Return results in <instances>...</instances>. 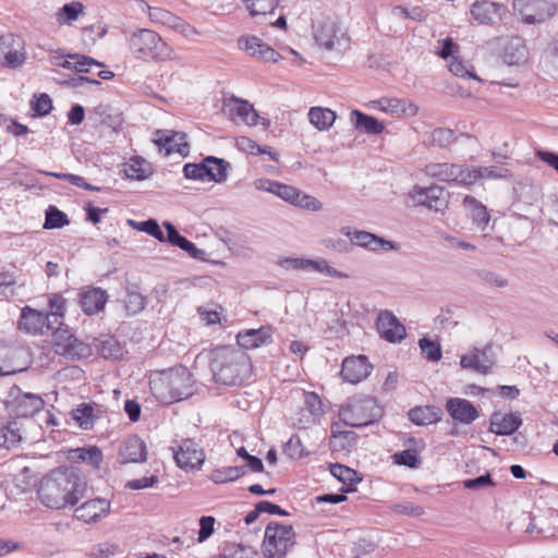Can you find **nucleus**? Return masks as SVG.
Masks as SVG:
<instances>
[{
    "label": "nucleus",
    "instance_id": "1",
    "mask_svg": "<svg viewBox=\"0 0 558 558\" xmlns=\"http://www.w3.org/2000/svg\"><path fill=\"white\" fill-rule=\"evenodd\" d=\"M86 487L85 478L74 469L58 468L41 480L38 497L47 508L60 510L76 505Z\"/></svg>",
    "mask_w": 558,
    "mask_h": 558
},
{
    "label": "nucleus",
    "instance_id": "2",
    "mask_svg": "<svg viewBox=\"0 0 558 558\" xmlns=\"http://www.w3.org/2000/svg\"><path fill=\"white\" fill-rule=\"evenodd\" d=\"M210 369L216 383L241 385L252 374L250 356L241 349L222 347L213 351Z\"/></svg>",
    "mask_w": 558,
    "mask_h": 558
},
{
    "label": "nucleus",
    "instance_id": "3",
    "mask_svg": "<svg viewBox=\"0 0 558 558\" xmlns=\"http://www.w3.org/2000/svg\"><path fill=\"white\" fill-rule=\"evenodd\" d=\"M149 387L154 397L166 404L187 399L194 393L192 374L182 365L155 373Z\"/></svg>",
    "mask_w": 558,
    "mask_h": 558
},
{
    "label": "nucleus",
    "instance_id": "4",
    "mask_svg": "<svg viewBox=\"0 0 558 558\" xmlns=\"http://www.w3.org/2000/svg\"><path fill=\"white\" fill-rule=\"evenodd\" d=\"M130 53L135 60L142 62L175 61L178 54L157 32L149 28H137L126 38Z\"/></svg>",
    "mask_w": 558,
    "mask_h": 558
},
{
    "label": "nucleus",
    "instance_id": "5",
    "mask_svg": "<svg viewBox=\"0 0 558 558\" xmlns=\"http://www.w3.org/2000/svg\"><path fill=\"white\" fill-rule=\"evenodd\" d=\"M383 409L371 397H353L339 409L340 421L351 427H364L377 422Z\"/></svg>",
    "mask_w": 558,
    "mask_h": 558
},
{
    "label": "nucleus",
    "instance_id": "6",
    "mask_svg": "<svg viewBox=\"0 0 558 558\" xmlns=\"http://www.w3.org/2000/svg\"><path fill=\"white\" fill-rule=\"evenodd\" d=\"M294 545L295 533L292 525L270 522L266 526L262 545L265 558H286Z\"/></svg>",
    "mask_w": 558,
    "mask_h": 558
},
{
    "label": "nucleus",
    "instance_id": "7",
    "mask_svg": "<svg viewBox=\"0 0 558 558\" xmlns=\"http://www.w3.org/2000/svg\"><path fill=\"white\" fill-rule=\"evenodd\" d=\"M313 36L316 44L326 50L345 49L349 46V37L335 16L316 20L313 24Z\"/></svg>",
    "mask_w": 558,
    "mask_h": 558
},
{
    "label": "nucleus",
    "instance_id": "8",
    "mask_svg": "<svg viewBox=\"0 0 558 558\" xmlns=\"http://www.w3.org/2000/svg\"><path fill=\"white\" fill-rule=\"evenodd\" d=\"M52 349L56 354L69 360H82L92 355V347L77 339L68 327L59 326L52 333Z\"/></svg>",
    "mask_w": 558,
    "mask_h": 558
},
{
    "label": "nucleus",
    "instance_id": "9",
    "mask_svg": "<svg viewBox=\"0 0 558 558\" xmlns=\"http://www.w3.org/2000/svg\"><path fill=\"white\" fill-rule=\"evenodd\" d=\"M5 405L16 417H32L44 409L45 401L39 395L24 392L19 386L13 385L9 390Z\"/></svg>",
    "mask_w": 558,
    "mask_h": 558
},
{
    "label": "nucleus",
    "instance_id": "10",
    "mask_svg": "<svg viewBox=\"0 0 558 558\" xmlns=\"http://www.w3.org/2000/svg\"><path fill=\"white\" fill-rule=\"evenodd\" d=\"M512 8L521 22L527 25L544 23L557 9L553 0H513Z\"/></svg>",
    "mask_w": 558,
    "mask_h": 558
},
{
    "label": "nucleus",
    "instance_id": "11",
    "mask_svg": "<svg viewBox=\"0 0 558 558\" xmlns=\"http://www.w3.org/2000/svg\"><path fill=\"white\" fill-rule=\"evenodd\" d=\"M171 450L177 465L185 472L201 470L206 459L204 448L193 438L182 439Z\"/></svg>",
    "mask_w": 558,
    "mask_h": 558
},
{
    "label": "nucleus",
    "instance_id": "12",
    "mask_svg": "<svg viewBox=\"0 0 558 558\" xmlns=\"http://www.w3.org/2000/svg\"><path fill=\"white\" fill-rule=\"evenodd\" d=\"M424 171L426 175L438 181L471 185L472 177L470 175V167L448 162H435L426 165Z\"/></svg>",
    "mask_w": 558,
    "mask_h": 558
},
{
    "label": "nucleus",
    "instance_id": "13",
    "mask_svg": "<svg viewBox=\"0 0 558 558\" xmlns=\"http://www.w3.org/2000/svg\"><path fill=\"white\" fill-rule=\"evenodd\" d=\"M505 4L489 0H477L470 7L471 19L478 25L493 26L507 14Z\"/></svg>",
    "mask_w": 558,
    "mask_h": 558
},
{
    "label": "nucleus",
    "instance_id": "14",
    "mask_svg": "<svg viewBox=\"0 0 558 558\" xmlns=\"http://www.w3.org/2000/svg\"><path fill=\"white\" fill-rule=\"evenodd\" d=\"M410 197L415 205L424 206L435 211L442 210L448 203L446 191L438 185L428 187L415 185L410 193Z\"/></svg>",
    "mask_w": 558,
    "mask_h": 558
},
{
    "label": "nucleus",
    "instance_id": "15",
    "mask_svg": "<svg viewBox=\"0 0 558 558\" xmlns=\"http://www.w3.org/2000/svg\"><path fill=\"white\" fill-rule=\"evenodd\" d=\"M236 44L240 50L256 60L277 62L280 58L279 52L255 35H242Z\"/></svg>",
    "mask_w": 558,
    "mask_h": 558
},
{
    "label": "nucleus",
    "instance_id": "16",
    "mask_svg": "<svg viewBox=\"0 0 558 558\" xmlns=\"http://www.w3.org/2000/svg\"><path fill=\"white\" fill-rule=\"evenodd\" d=\"M53 328L50 315L25 306L19 319V329L31 335H44Z\"/></svg>",
    "mask_w": 558,
    "mask_h": 558
},
{
    "label": "nucleus",
    "instance_id": "17",
    "mask_svg": "<svg viewBox=\"0 0 558 558\" xmlns=\"http://www.w3.org/2000/svg\"><path fill=\"white\" fill-rule=\"evenodd\" d=\"M341 231L351 240L353 244L362 246L373 252L396 251L399 247L398 243L386 240L367 231H351L349 228H343Z\"/></svg>",
    "mask_w": 558,
    "mask_h": 558
},
{
    "label": "nucleus",
    "instance_id": "18",
    "mask_svg": "<svg viewBox=\"0 0 558 558\" xmlns=\"http://www.w3.org/2000/svg\"><path fill=\"white\" fill-rule=\"evenodd\" d=\"M275 195L279 196L286 202L296 205L301 208L319 211L323 209V204L316 197L301 192L299 189L277 182L275 185Z\"/></svg>",
    "mask_w": 558,
    "mask_h": 558
},
{
    "label": "nucleus",
    "instance_id": "19",
    "mask_svg": "<svg viewBox=\"0 0 558 558\" xmlns=\"http://www.w3.org/2000/svg\"><path fill=\"white\" fill-rule=\"evenodd\" d=\"M376 329L384 340L397 343L405 338V327L390 311H381L376 320Z\"/></svg>",
    "mask_w": 558,
    "mask_h": 558
},
{
    "label": "nucleus",
    "instance_id": "20",
    "mask_svg": "<svg viewBox=\"0 0 558 558\" xmlns=\"http://www.w3.org/2000/svg\"><path fill=\"white\" fill-rule=\"evenodd\" d=\"M495 364L492 356V347L486 345L484 349L474 348L469 353L460 357V365L465 369H472L481 374L490 372Z\"/></svg>",
    "mask_w": 558,
    "mask_h": 558
},
{
    "label": "nucleus",
    "instance_id": "21",
    "mask_svg": "<svg viewBox=\"0 0 558 558\" xmlns=\"http://www.w3.org/2000/svg\"><path fill=\"white\" fill-rule=\"evenodd\" d=\"M373 366L365 355L345 357L342 362L341 377L350 384H357L371 374Z\"/></svg>",
    "mask_w": 558,
    "mask_h": 558
},
{
    "label": "nucleus",
    "instance_id": "22",
    "mask_svg": "<svg viewBox=\"0 0 558 558\" xmlns=\"http://www.w3.org/2000/svg\"><path fill=\"white\" fill-rule=\"evenodd\" d=\"M120 463H142L147 459V449L144 440L137 435L126 437L119 448Z\"/></svg>",
    "mask_w": 558,
    "mask_h": 558
},
{
    "label": "nucleus",
    "instance_id": "23",
    "mask_svg": "<svg viewBox=\"0 0 558 558\" xmlns=\"http://www.w3.org/2000/svg\"><path fill=\"white\" fill-rule=\"evenodd\" d=\"M111 504L105 498H94L83 502L75 509L76 519L85 523H96L110 512Z\"/></svg>",
    "mask_w": 558,
    "mask_h": 558
},
{
    "label": "nucleus",
    "instance_id": "24",
    "mask_svg": "<svg viewBox=\"0 0 558 558\" xmlns=\"http://www.w3.org/2000/svg\"><path fill=\"white\" fill-rule=\"evenodd\" d=\"M449 415L461 424L469 425L478 418L480 412L474 404L462 398H451L446 403Z\"/></svg>",
    "mask_w": 558,
    "mask_h": 558
},
{
    "label": "nucleus",
    "instance_id": "25",
    "mask_svg": "<svg viewBox=\"0 0 558 558\" xmlns=\"http://www.w3.org/2000/svg\"><path fill=\"white\" fill-rule=\"evenodd\" d=\"M522 425L520 413H500L495 412L490 416L489 430L496 435H512Z\"/></svg>",
    "mask_w": 558,
    "mask_h": 558
},
{
    "label": "nucleus",
    "instance_id": "26",
    "mask_svg": "<svg viewBox=\"0 0 558 558\" xmlns=\"http://www.w3.org/2000/svg\"><path fill=\"white\" fill-rule=\"evenodd\" d=\"M272 341V330L268 326L258 329H248L239 332L236 336L238 344L246 350L259 348L269 344Z\"/></svg>",
    "mask_w": 558,
    "mask_h": 558
},
{
    "label": "nucleus",
    "instance_id": "27",
    "mask_svg": "<svg viewBox=\"0 0 558 558\" xmlns=\"http://www.w3.org/2000/svg\"><path fill=\"white\" fill-rule=\"evenodd\" d=\"M184 138V134L158 130L155 133L154 143L159 147L160 151L165 150V155H170L174 151L184 154L187 150V144L183 143Z\"/></svg>",
    "mask_w": 558,
    "mask_h": 558
},
{
    "label": "nucleus",
    "instance_id": "28",
    "mask_svg": "<svg viewBox=\"0 0 558 558\" xmlns=\"http://www.w3.org/2000/svg\"><path fill=\"white\" fill-rule=\"evenodd\" d=\"M375 104L383 112L398 118L402 116L413 117L418 111V107L415 104L398 98H381Z\"/></svg>",
    "mask_w": 558,
    "mask_h": 558
},
{
    "label": "nucleus",
    "instance_id": "29",
    "mask_svg": "<svg viewBox=\"0 0 558 558\" xmlns=\"http://www.w3.org/2000/svg\"><path fill=\"white\" fill-rule=\"evenodd\" d=\"M107 300L108 295L105 290L93 288L81 294L80 305L85 314L94 315L105 307Z\"/></svg>",
    "mask_w": 558,
    "mask_h": 558
},
{
    "label": "nucleus",
    "instance_id": "30",
    "mask_svg": "<svg viewBox=\"0 0 558 558\" xmlns=\"http://www.w3.org/2000/svg\"><path fill=\"white\" fill-rule=\"evenodd\" d=\"M69 58L75 60L73 69L80 73H96L102 80H109L113 77V73L108 70H101L104 66L100 62L95 59L83 56V54H69Z\"/></svg>",
    "mask_w": 558,
    "mask_h": 558
},
{
    "label": "nucleus",
    "instance_id": "31",
    "mask_svg": "<svg viewBox=\"0 0 558 558\" xmlns=\"http://www.w3.org/2000/svg\"><path fill=\"white\" fill-rule=\"evenodd\" d=\"M229 112L231 117L239 118L246 125L253 126L257 125L259 122V116L253 108V106L246 101L241 99H231L228 104Z\"/></svg>",
    "mask_w": 558,
    "mask_h": 558
},
{
    "label": "nucleus",
    "instance_id": "32",
    "mask_svg": "<svg viewBox=\"0 0 558 558\" xmlns=\"http://www.w3.org/2000/svg\"><path fill=\"white\" fill-rule=\"evenodd\" d=\"M350 121L356 130L369 135L380 134L385 130L384 123L378 119L367 116L360 110L351 111Z\"/></svg>",
    "mask_w": 558,
    "mask_h": 558
},
{
    "label": "nucleus",
    "instance_id": "33",
    "mask_svg": "<svg viewBox=\"0 0 558 558\" xmlns=\"http://www.w3.org/2000/svg\"><path fill=\"white\" fill-rule=\"evenodd\" d=\"M12 43H14V36L11 34L0 38V60L10 68H16L24 62L25 58L20 50L11 48Z\"/></svg>",
    "mask_w": 558,
    "mask_h": 558
},
{
    "label": "nucleus",
    "instance_id": "34",
    "mask_svg": "<svg viewBox=\"0 0 558 558\" xmlns=\"http://www.w3.org/2000/svg\"><path fill=\"white\" fill-rule=\"evenodd\" d=\"M463 205L469 211L473 223H475L480 229H485L490 220L486 206L470 195L464 197Z\"/></svg>",
    "mask_w": 558,
    "mask_h": 558
},
{
    "label": "nucleus",
    "instance_id": "35",
    "mask_svg": "<svg viewBox=\"0 0 558 558\" xmlns=\"http://www.w3.org/2000/svg\"><path fill=\"white\" fill-rule=\"evenodd\" d=\"M527 48L521 39L511 40L504 50V61L509 65H519L527 60Z\"/></svg>",
    "mask_w": 558,
    "mask_h": 558
},
{
    "label": "nucleus",
    "instance_id": "36",
    "mask_svg": "<svg viewBox=\"0 0 558 558\" xmlns=\"http://www.w3.org/2000/svg\"><path fill=\"white\" fill-rule=\"evenodd\" d=\"M22 433L16 422H10L0 426V448L15 449L22 441Z\"/></svg>",
    "mask_w": 558,
    "mask_h": 558
},
{
    "label": "nucleus",
    "instance_id": "37",
    "mask_svg": "<svg viewBox=\"0 0 558 558\" xmlns=\"http://www.w3.org/2000/svg\"><path fill=\"white\" fill-rule=\"evenodd\" d=\"M310 122L319 131L329 130L335 120L336 113L335 111L323 108V107H312L308 112Z\"/></svg>",
    "mask_w": 558,
    "mask_h": 558
},
{
    "label": "nucleus",
    "instance_id": "38",
    "mask_svg": "<svg viewBox=\"0 0 558 558\" xmlns=\"http://www.w3.org/2000/svg\"><path fill=\"white\" fill-rule=\"evenodd\" d=\"M409 418L415 425H428L440 420V412L436 407H416L409 411Z\"/></svg>",
    "mask_w": 558,
    "mask_h": 558
},
{
    "label": "nucleus",
    "instance_id": "39",
    "mask_svg": "<svg viewBox=\"0 0 558 558\" xmlns=\"http://www.w3.org/2000/svg\"><path fill=\"white\" fill-rule=\"evenodd\" d=\"M471 184L480 179H508L511 172L502 167L488 166V167H470Z\"/></svg>",
    "mask_w": 558,
    "mask_h": 558
},
{
    "label": "nucleus",
    "instance_id": "40",
    "mask_svg": "<svg viewBox=\"0 0 558 558\" xmlns=\"http://www.w3.org/2000/svg\"><path fill=\"white\" fill-rule=\"evenodd\" d=\"M208 181L222 183L228 178L229 163L220 158L208 156L205 158Z\"/></svg>",
    "mask_w": 558,
    "mask_h": 558
},
{
    "label": "nucleus",
    "instance_id": "41",
    "mask_svg": "<svg viewBox=\"0 0 558 558\" xmlns=\"http://www.w3.org/2000/svg\"><path fill=\"white\" fill-rule=\"evenodd\" d=\"M245 473V466H225L214 470L209 478L215 484H225L242 477Z\"/></svg>",
    "mask_w": 558,
    "mask_h": 558
},
{
    "label": "nucleus",
    "instance_id": "42",
    "mask_svg": "<svg viewBox=\"0 0 558 558\" xmlns=\"http://www.w3.org/2000/svg\"><path fill=\"white\" fill-rule=\"evenodd\" d=\"M72 418L81 428L89 429L94 426L97 416L93 405L83 403L72 411Z\"/></svg>",
    "mask_w": 558,
    "mask_h": 558
},
{
    "label": "nucleus",
    "instance_id": "43",
    "mask_svg": "<svg viewBox=\"0 0 558 558\" xmlns=\"http://www.w3.org/2000/svg\"><path fill=\"white\" fill-rule=\"evenodd\" d=\"M72 459L82 461L98 469L102 462V452L98 447L77 448L73 451Z\"/></svg>",
    "mask_w": 558,
    "mask_h": 558
},
{
    "label": "nucleus",
    "instance_id": "44",
    "mask_svg": "<svg viewBox=\"0 0 558 558\" xmlns=\"http://www.w3.org/2000/svg\"><path fill=\"white\" fill-rule=\"evenodd\" d=\"M390 16L395 20H413L423 22L427 17L426 11L422 7H413L408 9L403 5H396L390 11Z\"/></svg>",
    "mask_w": 558,
    "mask_h": 558
},
{
    "label": "nucleus",
    "instance_id": "45",
    "mask_svg": "<svg viewBox=\"0 0 558 558\" xmlns=\"http://www.w3.org/2000/svg\"><path fill=\"white\" fill-rule=\"evenodd\" d=\"M84 12V5L81 2H71L64 4L57 12V21L60 25L63 24H72L74 21L78 19V16Z\"/></svg>",
    "mask_w": 558,
    "mask_h": 558
},
{
    "label": "nucleus",
    "instance_id": "46",
    "mask_svg": "<svg viewBox=\"0 0 558 558\" xmlns=\"http://www.w3.org/2000/svg\"><path fill=\"white\" fill-rule=\"evenodd\" d=\"M252 16L272 13L279 0H242Z\"/></svg>",
    "mask_w": 558,
    "mask_h": 558
},
{
    "label": "nucleus",
    "instance_id": "47",
    "mask_svg": "<svg viewBox=\"0 0 558 558\" xmlns=\"http://www.w3.org/2000/svg\"><path fill=\"white\" fill-rule=\"evenodd\" d=\"M475 275L478 280L489 287L504 289L508 287V280L500 274L490 269H477Z\"/></svg>",
    "mask_w": 558,
    "mask_h": 558
},
{
    "label": "nucleus",
    "instance_id": "48",
    "mask_svg": "<svg viewBox=\"0 0 558 558\" xmlns=\"http://www.w3.org/2000/svg\"><path fill=\"white\" fill-rule=\"evenodd\" d=\"M146 300L144 295L136 290L128 289L124 299V307L129 315H135L144 310Z\"/></svg>",
    "mask_w": 558,
    "mask_h": 558
},
{
    "label": "nucleus",
    "instance_id": "49",
    "mask_svg": "<svg viewBox=\"0 0 558 558\" xmlns=\"http://www.w3.org/2000/svg\"><path fill=\"white\" fill-rule=\"evenodd\" d=\"M70 220L63 211L59 210L54 206H49L46 211V219L44 223L45 229H59L68 226Z\"/></svg>",
    "mask_w": 558,
    "mask_h": 558
},
{
    "label": "nucleus",
    "instance_id": "50",
    "mask_svg": "<svg viewBox=\"0 0 558 558\" xmlns=\"http://www.w3.org/2000/svg\"><path fill=\"white\" fill-rule=\"evenodd\" d=\"M65 299L60 294H52L49 300V308L50 312L47 313L50 315V319L52 320V325H62V319L64 317L65 310Z\"/></svg>",
    "mask_w": 558,
    "mask_h": 558
},
{
    "label": "nucleus",
    "instance_id": "51",
    "mask_svg": "<svg viewBox=\"0 0 558 558\" xmlns=\"http://www.w3.org/2000/svg\"><path fill=\"white\" fill-rule=\"evenodd\" d=\"M392 461L395 464L404 465L411 469H416L421 464V460L416 452L411 449L402 450L400 452H396L392 456Z\"/></svg>",
    "mask_w": 558,
    "mask_h": 558
},
{
    "label": "nucleus",
    "instance_id": "52",
    "mask_svg": "<svg viewBox=\"0 0 558 558\" xmlns=\"http://www.w3.org/2000/svg\"><path fill=\"white\" fill-rule=\"evenodd\" d=\"M307 262H310L308 269H312L314 271L322 272L329 277L339 279H347L349 277L347 274L332 268L326 259H307Z\"/></svg>",
    "mask_w": 558,
    "mask_h": 558
},
{
    "label": "nucleus",
    "instance_id": "53",
    "mask_svg": "<svg viewBox=\"0 0 558 558\" xmlns=\"http://www.w3.org/2000/svg\"><path fill=\"white\" fill-rule=\"evenodd\" d=\"M205 158L201 163H186L183 167V173L186 179L208 181Z\"/></svg>",
    "mask_w": 558,
    "mask_h": 558
},
{
    "label": "nucleus",
    "instance_id": "54",
    "mask_svg": "<svg viewBox=\"0 0 558 558\" xmlns=\"http://www.w3.org/2000/svg\"><path fill=\"white\" fill-rule=\"evenodd\" d=\"M422 354L432 362H437L441 359L440 344L427 338H422L418 342Z\"/></svg>",
    "mask_w": 558,
    "mask_h": 558
},
{
    "label": "nucleus",
    "instance_id": "55",
    "mask_svg": "<svg viewBox=\"0 0 558 558\" xmlns=\"http://www.w3.org/2000/svg\"><path fill=\"white\" fill-rule=\"evenodd\" d=\"M131 225L140 231L146 232L147 234L154 236L160 242H165V234L161 231L159 225L154 219H148L141 222L130 221Z\"/></svg>",
    "mask_w": 558,
    "mask_h": 558
},
{
    "label": "nucleus",
    "instance_id": "56",
    "mask_svg": "<svg viewBox=\"0 0 558 558\" xmlns=\"http://www.w3.org/2000/svg\"><path fill=\"white\" fill-rule=\"evenodd\" d=\"M456 141L454 132L446 128H437L432 132V143L438 147H447Z\"/></svg>",
    "mask_w": 558,
    "mask_h": 558
},
{
    "label": "nucleus",
    "instance_id": "57",
    "mask_svg": "<svg viewBox=\"0 0 558 558\" xmlns=\"http://www.w3.org/2000/svg\"><path fill=\"white\" fill-rule=\"evenodd\" d=\"M31 106L32 110L35 112V116L44 117L48 114L52 109V101L47 94H40L39 96L34 97Z\"/></svg>",
    "mask_w": 558,
    "mask_h": 558
},
{
    "label": "nucleus",
    "instance_id": "58",
    "mask_svg": "<svg viewBox=\"0 0 558 558\" xmlns=\"http://www.w3.org/2000/svg\"><path fill=\"white\" fill-rule=\"evenodd\" d=\"M330 473L342 483H352L356 476L354 470L339 463L330 465Z\"/></svg>",
    "mask_w": 558,
    "mask_h": 558
},
{
    "label": "nucleus",
    "instance_id": "59",
    "mask_svg": "<svg viewBox=\"0 0 558 558\" xmlns=\"http://www.w3.org/2000/svg\"><path fill=\"white\" fill-rule=\"evenodd\" d=\"M99 351L105 359L118 357L121 353V348L116 339L109 338L101 342Z\"/></svg>",
    "mask_w": 558,
    "mask_h": 558
},
{
    "label": "nucleus",
    "instance_id": "60",
    "mask_svg": "<svg viewBox=\"0 0 558 558\" xmlns=\"http://www.w3.org/2000/svg\"><path fill=\"white\" fill-rule=\"evenodd\" d=\"M239 457L244 459L247 463V468H250L253 472H263L264 464L262 460L255 456L250 454L244 447H241L236 450Z\"/></svg>",
    "mask_w": 558,
    "mask_h": 558
},
{
    "label": "nucleus",
    "instance_id": "61",
    "mask_svg": "<svg viewBox=\"0 0 558 558\" xmlns=\"http://www.w3.org/2000/svg\"><path fill=\"white\" fill-rule=\"evenodd\" d=\"M236 145L241 150L252 155H262L266 153V148H262V146L256 144L253 140L245 136L240 137Z\"/></svg>",
    "mask_w": 558,
    "mask_h": 558
},
{
    "label": "nucleus",
    "instance_id": "62",
    "mask_svg": "<svg viewBox=\"0 0 558 558\" xmlns=\"http://www.w3.org/2000/svg\"><path fill=\"white\" fill-rule=\"evenodd\" d=\"M304 402L311 414L319 415L323 413L322 400L317 393L305 392Z\"/></svg>",
    "mask_w": 558,
    "mask_h": 558
},
{
    "label": "nucleus",
    "instance_id": "63",
    "mask_svg": "<svg viewBox=\"0 0 558 558\" xmlns=\"http://www.w3.org/2000/svg\"><path fill=\"white\" fill-rule=\"evenodd\" d=\"M286 451L292 458H303L307 454L304 452V447L301 444L299 436H292L286 445Z\"/></svg>",
    "mask_w": 558,
    "mask_h": 558
},
{
    "label": "nucleus",
    "instance_id": "64",
    "mask_svg": "<svg viewBox=\"0 0 558 558\" xmlns=\"http://www.w3.org/2000/svg\"><path fill=\"white\" fill-rule=\"evenodd\" d=\"M546 52L553 70L558 74V35L548 45Z\"/></svg>",
    "mask_w": 558,
    "mask_h": 558
}]
</instances>
